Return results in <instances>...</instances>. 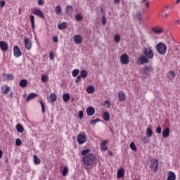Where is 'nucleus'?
I'll return each mask as SVG.
<instances>
[{
  "label": "nucleus",
  "mask_w": 180,
  "mask_h": 180,
  "mask_svg": "<svg viewBox=\"0 0 180 180\" xmlns=\"http://www.w3.org/2000/svg\"><path fill=\"white\" fill-rule=\"evenodd\" d=\"M83 163L86 167L85 169H88V167H92L96 164V156L92 153H89L83 157Z\"/></svg>",
  "instance_id": "f257e3e1"
},
{
  "label": "nucleus",
  "mask_w": 180,
  "mask_h": 180,
  "mask_svg": "<svg viewBox=\"0 0 180 180\" xmlns=\"http://www.w3.org/2000/svg\"><path fill=\"white\" fill-rule=\"evenodd\" d=\"M156 50L161 56H165L167 53V45L163 42H159L156 45Z\"/></svg>",
  "instance_id": "f03ea898"
},
{
  "label": "nucleus",
  "mask_w": 180,
  "mask_h": 180,
  "mask_svg": "<svg viewBox=\"0 0 180 180\" xmlns=\"http://www.w3.org/2000/svg\"><path fill=\"white\" fill-rule=\"evenodd\" d=\"M136 63L139 65H143V64H148V63H150V60L147 56H146V55H140Z\"/></svg>",
  "instance_id": "7ed1b4c3"
},
{
  "label": "nucleus",
  "mask_w": 180,
  "mask_h": 180,
  "mask_svg": "<svg viewBox=\"0 0 180 180\" xmlns=\"http://www.w3.org/2000/svg\"><path fill=\"white\" fill-rule=\"evenodd\" d=\"M88 140V136H86V134L85 133L79 134L77 135V141L78 144H84V143H86V141Z\"/></svg>",
  "instance_id": "20e7f679"
},
{
  "label": "nucleus",
  "mask_w": 180,
  "mask_h": 180,
  "mask_svg": "<svg viewBox=\"0 0 180 180\" xmlns=\"http://www.w3.org/2000/svg\"><path fill=\"white\" fill-rule=\"evenodd\" d=\"M143 54L146 56L147 58H150V60L154 58V52H153V50L150 48H144Z\"/></svg>",
  "instance_id": "39448f33"
},
{
  "label": "nucleus",
  "mask_w": 180,
  "mask_h": 180,
  "mask_svg": "<svg viewBox=\"0 0 180 180\" xmlns=\"http://www.w3.org/2000/svg\"><path fill=\"white\" fill-rule=\"evenodd\" d=\"M120 61L124 65H127L130 63V59L129 58V55L127 53H124L120 56Z\"/></svg>",
  "instance_id": "423d86ee"
},
{
  "label": "nucleus",
  "mask_w": 180,
  "mask_h": 180,
  "mask_svg": "<svg viewBox=\"0 0 180 180\" xmlns=\"http://www.w3.org/2000/svg\"><path fill=\"white\" fill-rule=\"evenodd\" d=\"M150 168L153 172H157V171H158V160H157V159H153L151 161Z\"/></svg>",
  "instance_id": "0eeeda50"
},
{
  "label": "nucleus",
  "mask_w": 180,
  "mask_h": 180,
  "mask_svg": "<svg viewBox=\"0 0 180 180\" xmlns=\"http://www.w3.org/2000/svg\"><path fill=\"white\" fill-rule=\"evenodd\" d=\"M151 31L155 34H160V33L164 32V29L160 26H155L151 28Z\"/></svg>",
  "instance_id": "6e6552de"
},
{
  "label": "nucleus",
  "mask_w": 180,
  "mask_h": 180,
  "mask_svg": "<svg viewBox=\"0 0 180 180\" xmlns=\"http://www.w3.org/2000/svg\"><path fill=\"white\" fill-rule=\"evenodd\" d=\"M32 13L36 15V16H38V18H41V19H44V13H43V11L39 8H35Z\"/></svg>",
  "instance_id": "1a4fd4ad"
},
{
  "label": "nucleus",
  "mask_w": 180,
  "mask_h": 180,
  "mask_svg": "<svg viewBox=\"0 0 180 180\" xmlns=\"http://www.w3.org/2000/svg\"><path fill=\"white\" fill-rule=\"evenodd\" d=\"M1 92L3 95H8L11 92V87L6 84L1 86Z\"/></svg>",
  "instance_id": "9d476101"
},
{
  "label": "nucleus",
  "mask_w": 180,
  "mask_h": 180,
  "mask_svg": "<svg viewBox=\"0 0 180 180\" xmlns=\"http://www.w3.org/2000/svg\"><path fill=\"white\" fill-rule=\"evenodd\" d=\"M117 98L120 102H124L126 101V94L123 91H120L118 92Z\"/></svg>",
  "instance_id": "9b49d317"
},
{
  "label": "nucleus",
  "mask_w": 180,
  "mask_h": 180,
  "mask_svg": "<svg viewBox=\"0 0 180 180\" xmlns=\"http://www.w3.org/2000/svg\"><path fill=\"white\" fill-rule=\"evenodd\" d=\"M14 56L15 57H20L22 56V51H20V49L18 46H15L13 47Z\"/></svg>",
  "instance_id": "f8f14e48"
},
{
  "label": "nucleus",
  "mask_w": 180,
  "mask_h": 180,
  "mask_svg": "<svg viewBox=\"0 0 180 180\" xmlns=\"http://www.w3.org/2000/svg\"><path fill=\"white\" fill-rule=\"evenodd\" d=\"M66 13L68 16H72V13H74V7L71 5H68L66 7Z\"/></svg>",
  "instance_id": "ddd939ff"
},
{
  "label": "nucleus",
  "mask_w": 180,
  "mask_h": 180,
  "mask_svg": "<svg viewBox=\"0 0 180 180\" xmlns=\"http://www.w3.org/2000/svg\"><path fill=\"white\" fill-rule=\"evenodd\" d=\"M73 39L75 44H81L82 43V37L81 35H75Z\"/></svg>",
  "instance_id": "4468645a"
},
{
  "label": "nucleus",
  "mask_w": 180,
  "mask_h": 180,
  "mask_svg": "<svg viewBox=\"0 0 180 180\" xmlns=\"http://www.w3.org/2000/svg\"><path fill=\"white\" fill-rule=\"evenodd\" d=\"M25 49L30 50L32 49V41L29 38H25Z\"/></svg>",
  "instance_id": "2eb2a0df"
},
{
  "label": "nucleus",
  "mask_w": 180,
  "mask_h": 180,
  "mask_svg": "<svg viewBox=\"0 0 180 180\" xmlns=\"http://www.w3.org/2000/svg\"><path fill=\"white\" fill-rule=\"evenodd\" d=\"M86 113L88 116H94L95 115V108L94 107H88L86 108Z\"/></svg>",
  "instance_id": "dca6fc26"
},
{
  "label": "nucleus",
  "mask_w": 180,
  "mask_h": 180,
  "mask_svg": "<svg viewBox=\"0 0 180 180\" xmlns=\"http://www.w3.org/2000/svg\"><path fill=\"white\" fill-rule=\"evenodd\" d=\"M0 49L2 50V51H6L8 50V44L4 41H1Z\"/></svg>",
  "instance_id": "f3484780"
},
{
  "label": "nucleus",
  "mask_w": 180,
  "mask_h": 180,
  "mask_svg": "<svg viewBox=\"0 0 180 180\" xmlns=\"http://www.w3.org/2000/svg\"><path fill=\"white\" fill-rule=\"evenodd\" d=\"M108 140H105L101 143V151H106L108 150Z\"/></svg>",
  "instance_id": "a211bd4d"
},
{
  "label": "nucleus",
  "mask_w": 180,
  "mask_h": 180,
  "mask_svg": "<svg viewBox=\"0 0 180 180\" xmlns=\"http://www.w3.org/2000/svg\"><path fill=\"white\" fill-rule=\"evenodd\" d=\"M176 175H175V173L171 171L169 172L167 180H176Z\"/></svg>",
  "instance_id": "6ab92c4d"
},
{
  "label": "nucleus",
  "mask_w": 180,
  "mask_h": 180,
  "mask_svg": "<svg viewBox=\"0 0 180 180\" xmlns=\"http://www.w3.org/2000/svg\"><path fill=\"white\" fill-rule=\"evenodd\" d=\"M37 97V94L36 93H31L28 95V96L26 98V102H30L32 99H34V98Z\"/></svg>",
  "instance_id": "aec40b11"
},
{
  "label": "nucleus",
  "mask_w": 180,
  "mask_h": 180,
  "mask_svg": "<svg viewBox=\"0 0 180 180\" xmlns=\"http://www.w3.org/2000/svg\"><path fill=\"white\" fill-rule=\"evenodd\" d=\"M124 176V169L121 168L117 172V178H123Z\"/></svg>",
  "instance_id": "412c9836"
},
{
  "label": "nucleus",
  "mask_w": 180,
  "mask_h": 180,
  "mask_svg": "<svg viewBox=\"0 0 180 180\" xmlns=\"http://www.w3.org/2000/svg\"><path fill=\"white\" fill-rule=\"evenodd\" d=\"M103 118L105 122H109L110 120V114L108 112H104L103 114Z\"/></svg>",
  "instance_id": "4be33fe9"
},
{
  "label": "nucleus",
  "mask_w": 180,
  "mask_h": 180,
  "mask_svg": "<svg viewBox=\"0 0 180 180\" xmlns=\"http://www.w3.org/2000/svg\"><path fill=\"white\" fill-rule=\"evenodd\" d=\"M30 20L31 22L32 29V30H34V29H36V25H34V15H31L30 16Z\"/></svg>",
  "instance_id": "5701e85b"
},
{
  "label": "nucleus",
  "mask_w": 180,
  "mask_h": 180,
  "mask_svg": "<svg viewBox=\"0 0 180 180\" xmlns=\"http://www.w3.org/2000/svg\"><path fill=\"white\" fill-rule=\"evenodd\" d=\"M162 137L164 139H167V137H169V128H166L162 131Z\"/></svg>",
  "instance_id": "b1692460"
},
{
  "label": "nucleus",
  "mask_w": 180,
  "mask_h": 180,
  "mask_svg": "<svg viewBox=\"0 0 180 180\" xmlns=\"http://www.w3.org/2000/svg\"><path fill=\"white\" fill-rule=\"evenodd\" d=\"M19 85L21 86V88H26V86H27V80L25 79H21L20 81Z\"/></svg>",
  "instance_id": "393cba45"
},
{
  "label": "nucleus",
  "mask_w": 180,
  "mask_h": 180,
  "mask_svg": "<svg viewBox=\"0 0 180 180\" xmlns=\"http://www.w3.org/2000/svg\"><path fill=\"white\" fill-rule=\"evenodd\" d=\"M86 91L87 94H94V92L95 91V87L94 86V85H89V86H87Z\"/></svg>",
  "instance_id": "a878e982"
},
{
  "label": "nucleus",
  "mask_w": 180,
  "mask_h": 180,
  "mask_svg": "<svg viewBox=\"0 0 180 180\" xmlns=\"http://www.w3.org/2000/svg\"><path fill=\"white\" fill-rule=\"evenodd\" d=\"M68 26V24H67L65 22H63L58 25V28L59 30H63V29H67Z\"/></svg>",
  "instance_id": "bb28decb"
},
{
  "label": "nucleus",
  "mask_w": 180,
  "mask_h": 180,
  "mask_svg": "<svg viewBox=\"0 0 180 180\" xmlns=\"http://www.w3.org/2000/svg\"><path fill=\"white\" fill-rule=\"evenodd\" d=\"M33 158H34V164H35V165H39V164L41 163V160H40V158H39V157H37V155H34Z\"/></svg>",
  "instance_id": "cd10ccee"
},
{
  "label": "nucleus",
  "mask_w": 180,
  "mask_h": 180,
  "mask_svg": "<svg viewBox=\"0 0 180 180\" xmlns=\"http://www.w3.org/2000/svg\"><path fill=\"white\" fill-rule=\"evenodd\" d=\"M50 101L51 102V103H54V102H56V101H57V95H56V94L52 93L50 94Z\"/></svg>",
  "instance_id": "c85d7f7f"
},
{
  "label": "nucleus",
  "mask_w": 180,
  "mask_h": 180,
  "mask_svg": "<svg viewBox=\"0 0 180 180\" xmlns=\"http://www.w3.org/2000/svg\"><path fill=\"white\" fill-rule=\"evenodd\" d=\"M68 172H70V170L68 169V167L65 166L62 172L63 176H67V175H68Z\"/></svg>",
  "instance_id": "c756f323"
},
{
  "label": "nucleus",
  "mask_w": 180,
  "mask_h": 180,
  "mask_svg": "<svg viewBox=\"0 0 180 180\" xmlns=\"http://www.w3.org/2000/svg\"><path fill=\"white\" fill-rule=\"evenodd\" d=\"M80 77L82 78H86V77H88V71L85 70H82L80 72Z\"/></svg>",
  "instance_id": "7c9ffc66"
},
{
  "label": "nucleus",
  "mask_w": 180,
  "mask_h": 180,
  "mask_svg": "<svg viewBox=\"0 0 180 180\" xmlns=\"http://www.w3.org/2000/svg\"><path fill=\"white\" fill-rule=\"evenodd\" d=\"M146 136L148 139L153 136V129H151V128L148 127L146 129Z\"/></svg>",
  "instance_id": "2f4dec72"
},
{
  "label": "nucleus",
  "mask_w": 180,
  "mask_h": 180,
  "mask_svg": "<svg viewBox=\"0 0 180 180\" xmlns=\"http://www.w3.org/2000/svg\"><path fill=\"white\" fill-rule=\"evenodd\" d=\"M16 129L18 133H23V131H25V129L20 125V124H18L16 125Z\"/></svg>",
  "instance_id": "473e14b6"
},
{
  "label": "nucleus",
  "mask_w": 180,
  "mask_h": 180,
  "mask_svg": "<svg viewBox=\"0 0 180 180\" xmlns=\"http://www.w3.org/2000/svg\"><path fill=\"white\" fill-rule=\"evenodd\" d=\"M62 11H63V9L61 8V6H60V5L56 6V7L55 8V12H56V15H60V13H61Z\"/></svg>",
  "instance_id": "72a5a7b5"
},
{
  "label": "nucleus",
  "mask_w": 180,
  "mask_h": 180,
  "mask_svg": "<svg viewBox=\"0 0 180 180\" xmlns=\"http://www.w3.org/2000/svg\"><path fill=\"white\" fill-rule=\"evenodd\" d=\"M150 71H153V68L148 67V66L145 67L143 69V72H144L145 75H147V74L150 72Z\"/></svg>",
  "instance_id": "f704fd0d"
},
{
  "label": "nucleus",
  "mask_w": 180,
  "mask_h": 180,
  "mask_svg": "<svg viewBox=\"0 0 180 180\" xmlns=\"http://www.w3.org/2000/svg\"><path fill=\"white\" fill-rule=\"evenodd\" d=\"M63 102H68L70 101V94H65L63 96Z\"/></svg>",
  "instance_id": "c9c22d12"
},
{
  "label": "nucleus",
  "mask_w": 180,
  "mask_h": 180,
  "mask_svg": "<svg viewBox=\"0 0 180 180\" xmlns=\"http://www.w3.org/2000/svg\"><path fill=\"white\" fill-rule=\"evenodd\" d=\"M89 153H91V149H85L83 150L81 153L82 155H84V157H85V155H88V154H90Z\"/></svg>",
  "instance_id": "e433bc0d"
},
{
  "label": "nucleus",
  "mask_w": 180,
  "mask_h": 180,
  "mask_svg": "<svg viewBox=\"0 0 180 180\" xmlns=\"http://www.w3.org/2000/svg\"><path fill=\"white\" fill-rule=\"evenodd\" d=\"M129 147L133 151H137V147L136 146L134 142H131L129 145Z\"/></svg>",
  "instance_id": "4c0bfd02"
},
{
  "label": "nucleus",
  "mask_w": 180,
  "mask_h": 180,
  "mask_svg": "<svg viewBox=\"0 0 180 180\" xmlns=\"http://www.w3.org/2000/svg\"><path fill=\"white\" fill-rule=\"evenodd\" d=\"M78 74H79V70L78 69H75L73 70V71L72 72V77H77Z\"/></svg>",
  "instance_id": "58836bf2"
},
{
  "label": "nucleus",
  "mask_w": 180,
  "mask_h": 180,
  "mask_svg": "<svg viewBox=\"0 0 180 180\" xmlns=\"http://www.w3.org/2000/svg\"><path fill=\"white\" fill-rule=\"evenodd\" d=\"M75 18H76V20L77 22H81V20H82V19H84V17H82V14H77Z\"/></svg>",
  "instance_id": "ea45409f"
},
{
  "label": "nucleus",
  "mask_w": 180,
  "mask_h": 180,
  "mask_svg": "<svg viewBox=\"0 0 180 180\" xmlns=\"http://www.w3.org/2000/svg\"><path fill=\"white\" fill-rule=\"evenodd\" d=\"M15 77L13 76V74H8L6 75V79L8 80V81H13Z\"/></svg>",
  "instance_id": "a19ab883"
},
{
  "label": "nucleus",
  "mask_w": 180,
  "mask_h": 180,
  "mask_svg": "<svg viewBox=\"0 0 180 180\" xmlns=\"http://www.w3.org/2000/svg\"><path fill=\"white\" fill-rule=\"evenodd\" d=\"M114 41H115V43H119V41H120V35L119 34H116L114 36Z\"/></svg>",
  "instance_id": "79ce46f5"
},
{
  "label": "nucleus",
  "mask_w": 180,
  "mask_h": 180,
  "mask_svg": "<svg viewBox=\"0 0 180 180\" xmlns=\"http://www.w3.org/2000/svg\"><path fill=\"white\" fill-rule=\"evenodd\" d=\"M141 141L147 144L149 143L150 140L148 139V138L147 136H143L141 138Z\"/></svg>",
  "instance_id": "37998d69"
},
{
  "label": "nucleus",
  "mask_w": 180,
  "mask_h": 180,
  "mask_svg": "<svg viewBox=\"0 0 180 180\" xmlns=\"http://www.w3.org/2000/svg\"><path fill=\"white\" fill-rule=\"evenodd\" d=\"M98 122H101V120L98 119V118H96V120H92L90 122V123H91V124H93V125L94 126L95 124H96L97 123H98Z\"/></svg>",
  "instance_id": "c03bdc74"
},
{
  "label": "nucleus",
  "mask_w": 180,
  "mask_h": 180,
  "mask_svg": "<svg viewBox=\"0 0 180 180\" xmlns=\"http://www.w3.org/2000/svg\"><path fill=\"white\" fill-rule=\"evenodd\" d=\"M39 103H40L41 108L42 109V113H45L46 108H44V103L42 101H39Z\"/></svg>",
  "instance_id": "a18cd8bd"
},
{
  "label": "nucleus",
  "mask_w": 180,
  "mask_h": 180,
  "mask_svg": "<svg viewBox=\"0 0 180 180\" xmlns=\"http://www.w3.org/2000/svg\"><path fill=\"white\" fill-rule=\"evenodd\" d=\"M15 144L16 146H22V140H20V139H17L15 140Z\"/></svg>",
  "instance_id": "49530a36"
},
{
  "label": "nucleus",
  "mask_w": 180,
  "mask_h": 180,
  "mask_svg": "<svg viewBox=\"0 0 180 180\" xmlns=\"http://www.w3.org/2000/svg\"><path fill=\"white\" fill-rule=\"evenodd\" d=\"M47 79H48V77H47L46 75H43L41 76V81H42L43 82H47Z\"/></svg>",
  "instance_id": "de8ad7c7"
},
{
  "label": "nucleus",
  "mask_w": 180,
  "mask_h": 180,
  "mask_svg": "<svg viewBox=\"0 0 180 180\" xmlns=\"http://www.w3.org/2000/svg\"><path fill=\"white\" fill-rule=\"evenodd\" d=\"M79 118L81 120L84 117V112L80 110L78 113Z\"/></svg>",
  "instance_id": "09e8293b"
},
{
  "label": "nucleus",
  "mask_w": 180,
  "mask_h": 180,
  "mask_svg": "<svg viewBox=\"0 0 180 180\" xmlns=\"http://www.w3.org/2000/svg\"><path fill=\"white\" fill-rule=\"evenodd\" d=\"M155 131L158 134H161V132L162 131L161 127H157Z\"/></svg>",
  "instance_id": "8fccbe9b"
},
{
  "label": "nucleus",
  "mask_w": 180,
  "mask_h": 180,
  "mask_svg": "<svg viewBox=\"0 0 180 180\" xmlns=\"http://www.w3.org/2000/svg\"><path fill=\"white\" fill-rule=\"evenodd\" d=\"M81 78H82L80 75H79L76 79V84H79L81 82Z\"/></svg>",
  "instance_id": "3c124183"
},
{
  "label": "nucleus",
  "mask_w": 180,
  "mask_h": 180,
  "mask_svg": "<svg viewBox=\"0 0 180 180\" xmlns=\"http://www.w3.org/2000/svg\"><path fill=\"white\" fill-rule=\"evenodd\" d=\"M53 43H58V37L57 36L53 37Z\"/></svg>",
  "instance_id": "603ef678"
},
{
  "label": "nucleus",
  "mask_w": 180,
  "mask_h": 180,
  "mask_svg": "<svg viewBox=\"0 0 180 180\" xmlns=\"http://www.w3.org/2000/svg\"><path fill=\"white\" fill-rule=\"evenodd\" d=\"M49 58L50 60H54V53L53 52H50Z\"/></svg>",
  "instance_id": "864d4df0"
},
{
  "label": "nucleus",
  "mask_w": 180,
  "mask_h": 180,
  "mask_svg": "<svg viewBox=\"0 0 180 180\" xmlns=\"http://www.w3.org/2000/svg\"><path fill=\"white\" fill-rule=\"evenodd\" d=\"M102 24L106 25V17H105V15L102 17Z\"/></svg>",
  "instance_id": "5fc2aeb1"
},
{
  "label": "nucleus",
  "mask_w": 180,
  "mask_h": 180,
  "mask_svg": "<svg viewBox=\"0 0 180 180\" xmlns=\"http://www.w3.org/2000/svg\"><path fill=\"white\" fill-rule=\"evenodd\" d=\"M169 75H171V77H172L173 78H175V72L172 71V70H170L169 72Z\"/></svg>",
  "instance_id": "6e6d98bb"
},
{
  "label": "nucleus",
  "mask_w": 180,
  "mask_h": 180,
  "mask_svg": "<svg viewBox=\"0 0 180 180\" xmlns=\"http://www.w3.org/2000/svg\"><path fill=\"white\" fill-rule=\"evenodd\" d=\"M105 105L106 106V108H110V101H105Z\"/></svg>",
  "instance_id": "4d7b16f0"
},
{
  "label": "nucleus",
  "mask_w": 180,
  "mask_h": 180,
  "mask_svg": "<svg viewBox=\"0 0 180 180\" xmlns=\"http://www.w3.org/2000/svg\"><path fill=\"white\" fill-rule=\"evenodd\" d=\"M38 5H44V1L43 0H38Z\"/></svg>",
  "instance_id": "13d9d810"
},
{
  "label": "nucleus",
  "mask_w": 180,
  "mask_h": 180,
  "mask_svg": "<svg viewBox=\"0 0 180 180\" xmlns=\"http://www.w3.org/2000/svg\"><path fill=\"white\" fill-rule=\"evenodd\" d=\"M5 1H0V6H1V8H4V6H5Z\"/></svg>",
  "instance_id": "bf43d9fd"
},
{
  "label": "nucleus",
  "mask_w": 180,
  "mask_h": 180,
  "mask_svg": "<svg viewBox=\"0 0 180 180\" xmlns=\"http://www.w3.org/2000/svg\"><path fill=\"white\" fill-rule=\"evenodd\" d=\"M162 18H168V14L167 13H162Z\"/></svg>",
  "instance_id": "052dcab7"
},
{
  "label": "nucleus",
  "mask_w": 180,
  "mask_h": 180,
  "mask_svg": "<svg viewBox=\"0 0 180 180\" xmlns=\"http://www.w3.org/2000/svg\"><path fill=\"white\" fill-rule=\"evenodd\" d=\"M146 8H150V1H147L146 3Z\"/></svg>",
  "instance_id": "680f3d73"
},
{
  "label": "nucleus",
  "mask_w": 180,
  "mask_h": 180,
  "mask_svg": "<svg viewBox=\"0 0 180 180\" xmlns=\"http://www.w3.org/2000/svg\"><path fill=\"white\" fill-rule=\"evenodd\" d=\"M137 18H138L139 20H141V13H139V15H137Z\"/></svg>",
  "instance_id": "e2e57ef3"
},
{
  "label": "nucleus",
  "mask_w": 180,
  "mask_h": 180,
  "mask_svg": "<svg viewBox=\"0 0 180 180\" xmlns=\"http://www.w3.org/2000/svg\"><path fill=\"white\" fill-rule=\"evenodd\" d=\"M114 3L119 4H120V0H114Z\"/></svg>",
  "instance_id": "0e129e2a"
},
{
  "label": "nucleus",
  "mask_w": 180,
  "mask_h": 180,
  "mask_svg": "<svg viewBox=\"0 0 180 180\" xmlns=\"http://www.w3.org/2000/svg\"><path fill=\"white\" fill-rule=\"evenodd\" d=\"M175 23H176V25H180V20H176Z\"/></svg>",
  "instance_id": "69168bd1"
},
{
  "label": "nucleus",
  "mask_w": 180,
  "mask_h": 180,
  "mask_svg": "<svg viewBox=\"0 0 180 180\" xmlns=\"http://www.w3.org/2000/svg\"><path fill=\"white\" fill-rule=\"evenodd\" d=\"M2 158V150H0V160Z\"/></svg>",
  "instance_id": "338daca9"
},
{
  "label": "nucleus",
  "mask_w": 180,
  "mask_h": 180,
  "mask_svg": "<svg viewBox=\"0 0 180 180\" xmlns=\"http://www.w3.org/2000/svg\"><path fill=\"white\" fill-rule=\"evenodd\" d=\"M109 129H110V131H111V133H112V134H113V133H115L110 127H109Z\"/></svg>",
  "instance_id": "774afa93"
}]
</instances>
